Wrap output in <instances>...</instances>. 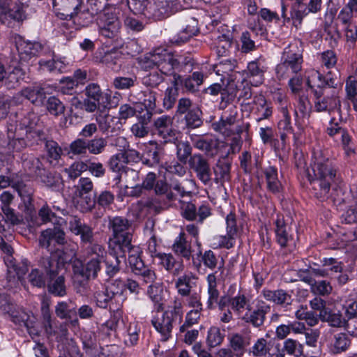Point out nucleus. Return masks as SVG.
<instances>
[{"label":"nucleus","instance_id":"9d476101","mask_svg":"<svg viewBox=\"0 0 357 357\" xmlns=\"http://www.w3.org/2000/svg\"><path fill=\"white\" fill-rule=\"evenodd\" d=\"M120 13V10L116 8H109L99 15L97 23L99 32L102 36L112 38L118 35L121 26Z\"/></svg>","mask_w":357,"mask_h":357},{"label":"nucleus","instance_id":"3c124183","mask_svg":"<svg viewBox=\"0 0 357 357\" xmlns=\"http://www.w3.org/2000/svg\"><path fill=\"white\" fill-rule=\"evenodd\" d=\"M270 351V347L267 339L258 338L250 348V353L254 357H265Z\"/></svg>","mask_w":357,"mask_h":357},{"label":"nucleus","instance_id":"1a4fd4ad","mask_svg":"<svg viewBox=\"0 0 357 357\" xmlns=\"http://www.w3.org/2000/svg\"><path fill=\"white\" fill-rule=\"evenodd\" d=\"M40 268H33L28 275V281L33 287L44 288L48 279H52L57 273L61 264L51 257H43L38 263Z\"/></svg>","mask_w":357,"mask_h":357},{"label":"nucleus","instance_id":"a211bd4d","mask_svg":"<svg viewBox=\"0 0 357 357\" xmlns=\"http://www.w3.org/2000/svg\"><path fill=\"white\" fill-rule=\"evenodd\" d=\"M180 23L181 27L180 32L171 39L172 43L178 45L188 42L199 32L198 21L194 17L186 16L181 20Z\"/></svg>","mask_w":357,"mask_h":357},{"label":"nucleus","instance_id":"aec40b11","mask_svg":"<svg viewBox=\"0 0 357 357\" xmlns=\"http://www.w3.org/2000/svg\"><path fill=\"white\" fill-rule=\"evenodd\" d=\"M189 167L192 169L197 177L205 185L211 180L210 165L206 158L201 154H195L188 160Z\"/></svg>","mask_w":357,"mask_h":357},{"label":"nucleus","instance_id":"f704fd0d","mask_svg":"<svg viewBox=\"0 0 357 357\" xmlns=\"http://www.w3.org/2000/svg\"><path fill=\"white\" fill-rule=\"evenodd\" d=\"M264 175L268 190L274 194L279 193L282 190V185L278 178V169L269 166L264 169Z\"/></svg>","mask_w":357,"mask_h":357},{"label":"nucleus","instance_id":"c03bdc74","mask_svg":"<svg viewBox=\"0 0 357 357\" xmlns=\"http://www.w3.org/2000/svg\"><path fill=\"white\" fill-rule=\"evenodd\" d=\"M295 317L298 320H304L310 326H314L319 322L316 313L308 310L306 305H300L295 312Z\"/></svg>","mask_w":357,"mask_h":357},{"label":"nucleus","instance_id":"c756f323","mask_svg":"<svg viewBox=\"0 0 357 357\" xmlns=\"http://www.w3.org/2000/svg\"><path fill=\"white\" fill-rule=\"evenodd\" d=\"M96 121L103 134L116 133L121 127L119 119L108 114L99 115L96 117Z\"/></svg>","mask_w":357,"mask_h":357},{"label":"nucleus","instance_id":"79ce46f5","mask_svg":"<svg viewBox=\"0 0 357 357\" xmlns=\"http://www.w3.org/2000/svg\"><path fill=\"white\" fill-rule=\"evenodd\" d=\"M39 65L41 69L50 73H64L67 63L63 59L40 60Z\"/></svg>","mask_w":357,"mask_h":357},{"label":"nucleus","instance_id":"7ed1b4c3","mask_svg":"<svg viewBox=\"0 0 357 357\" xmlns=\"http://www.w3.org/2000/svg\"><path fill=\"white\" fill-rule=\"evenodd\" d=\"M306 84L313 94L314 109L317 112H328L340 109V100L335 96H324L326 87L335 89L337 86L336 77L328 71L326 75L319 71L311 69L306 72Z\"/></svg>","mask_w":357,"mask_h":357},{"label":"nucleus","instance_id":"6ab92c4d","mask_svg":"<svg viewBox=\"0 0 357 357\" xmlns=\"http://www.w3.org/2000/svg\"><path fill=\"white\" fill-rule=\"evenodd\" d=\"M270 310L271 306L262 300H257L255 308L252 311L249 310L243 315L242 319L255 328H259L264 325L266 316Z\"/></svg>","mask_w":357,"mask_h":357},{"label":"nucleus","instance_id":"0e129e2a","mask_svg":"<svg viewBox=\"0 0 357 357\" xmlns=\"http://www.w3.org/2000/svg\"><path fill=\"white\" fill-rule=\"evenodd\" d=\"M38 176H40L41 181L47 187L54 190L59 189L61 185V178L59 175H54L44 169Z\"/></svg>","mask_w":357,"mask_h":357},{"label":"nucleus","instance_id":"37998d69","mask_svg":"<svg viewBox=\"0 0 357 357\" xmlns=\"http://www.w3.org/2000/svg\"><path fill=\"white\" fill-rule=\"evenodd\" d=\"M204 75L200 72H194L192 75L186 77L183 86L188 92L194 93L199 91V87L203 84Z\"/></svg>","mask_w":357,"mask_h":357},{"label":"nucleus","instance_id":"0eeeda50","mask_svg":"<svg viewBox=\"0 0 357 357\" xmlns=\"http://www.w3.org/2000/svg\"><path fill=\"white\" fill-rule=\"evenodd\" d=\"M303 56L297 44H290L284 49L281 62L277 65L275 72L279 79L290 77L302 69Z\"/></svg>","mask_w":357,"mask_h":357},{"label":"nucleus","instance_id":"58836bf2","mask_svg":"<svg viewBox=\"0 0 357 357\" xmlns=\"http://www.w3.org/2000/svg\"><path fill=\"white\" fill-rule=\"evenodd\" d=\"M20 95L29 100L33 104H41L45 98V92L42 87L38 85H33L23 89Z\"/></svg>","mask_w":357,"mask_h":357},{"label":"nucleus","instance_id":"4468645a","mask_svg":"<svg viewBox=\"0 0 357 357\" xmlns=\"http://www.w3.org/2000/svg\"><path fill=\"white\" fill-rule=\"evenodd\" d=\"M217 271L209 273L206 278L207 283V295L208 298L206 301L207 308L209 310L214 309L215 305H218V308L223 311L225 307L230 304V298L227 296H222L220 298V291L218 289L217 282Z\"/></svg>","mask_w":357,"mask_h":357},{"label":"nucleus","instance_id":"f8f14e48","mask_svg":"<svg viewBox=\"0 0 357 357\" xmlns=\"http://www.w3.org/2000/svg\"><path fill=\"white\" fill-rule=\"evenodd\" d=\"M94 300L98 307L105 309L109 307L113 310H118L124 300L121 291H115L112 287L102 286L101 289L96 290L93 294Z\"/></svg>","mask_w":357,"mask_h":357},{"label":"nucleus","instance_id":"5701e85b","mask_svg":"<svg viewBox=\"0 0 357 357\" xmlns=\"http://www.w3.org/2000/svg\"><path fill=\"white\" fill-rule=\"evenodd\" d=\"M69 229L75 235L79 236L81 241L92 245L93 241V228L77 216H71L68 221Z\"/></svg>","mask_w":357,"mask_h":357},{"label":"nucleus","instance_id":"f03ea898","mask_svg":"<svg viewBox=\"0 0 357 357\" xmlns=\"http://www.w3.org/2000/svg\"><path fill=\"white\" fill-rule=\"evenodd\" d=\"M194 61L190 56L174 54L165 49H157L144 58V67H156L166 77H172V82L176 85L181 79L178 73H190L193 69Z\"/></svg>","mask_w":357,"mask_h":357},{"label":"nucleus","instance_id":"e433bc0d","mask_svg":"<svg viewBox=\"0 0 357 357\" xmlns=\"http://www.w3.org/2000/svg\"><path fill=\"white\" fill-rule=\"evenodd\" d=\"M13 305L5 301L3 304H1L0 309L9 314L11 320L15 324L20 326H25L29 330V323L28 321V315L22 311H13Z\"/></svg>","mask_w":357,"mask_h":357},{"label":"nucleus","instance_id":"2f4dec72","mask_svg":"<svg viewBox=\"0 0 357 357\" xmlns=\"http://www.w3.org/2000/svg\"><path fill=\"white\" fill-rule=\"evenodd\" d=\"M351 339L346 333H334L331 339L329 349L332 354H339L345 352L351 346Z\"/></svg>","mask_w":357,"mask_h":357},{"label":"nucleus","instance_id":"393cba45","mask_svg":"<svg viewBox=\"0 0 357 357\" xmlns=\"http://www.w3.org/2000/svg\"><path fill=\"white\" fill-rule=\"evenodd\" d=\"M15 42L20 59L22 61H28L42 50V45L39 43L26 41L20 36L15 37Z\"/></svg>","mask_w":357,"mask_h":357},{"label":"nucleus","instance_id":"7c9ffc66","mask_svg":"<svg viewBox=\"0 0 357 357\" xmlns=\"http://www.w3.org/2000/svg\"><path fill=\"white\" fill-rule=\"evenodd\" d=\"M275 225L277 242L282 248L287 247L293 240L290 234L289 227L284 222L283 217L280 216H278Z\"/></svg>","mask_w":357,"mask_h":357},{"label":"nucleus","instance_id":"ddd939ff","mask_svg":"<svg viewBox=\"0 0 357 357\" xmlns=\"http://www.w3.org/2000/svg\"><path fill=\"white\" fill-rule=\"evenodd\" d=\"M198 278L192 272H188L178 276L174 280V287L178 295L185 298V303L195 296L201 298L199 293L195 290L197 287Z\"/></svg>","mask_w":357,"mask_h":357},{"label":"nucleus","instance_id":"de8ad7c7","mask_svg":"<svg viewBox=\"0 0 357 357\" xmlns=\"http://www.w3.org/2000/svg\"><path fill=\"white\" fill-rule=\"evenodd\" d=\"M236 236L234 234H228L227 232L226 235H219L215 236L213 238L212 240V247L214 249L218 248H226L230 249L233 248L235 245V240Z\"/></svg>","mask_w":357,"mask_h":357},{"label":"nucleus","instance_id":"052dcab7","mask_svg":"<svg viewBox=\"0 0 357 357\" xmlns=\"http://www.w3.org/2000/svg\"><path fill=\"white\" fill-rule=\"evenodd\" d=\"M133 273L139 277V279L144 284L153 283L157 280V275L154 270L149 268L146 265L140 267L137 271H134Z\"/></svg>","mask_w":357,"mask_h":357},{"label":"nucleus","instance_id":"49530a36","mask_svg":"<svg viewBox=\"0 0 357 357\" xmlns=\"http://www.w3.org/2000/svg\"><path fill=\"white\" fill-rule=\"evenodd\" d=\"M149 284L147 289L149 297L153 303L158 305V308H161L162 307V303H161L163 293L162 283L157 280L155 282Z\"/></svg>","mask_w":357,"mask_h":357},{"label":"nucleus","instance_id":"338daca9","mask_svg":"<svg viewBox=\"0 0 357 357\" xmlns=\"http://www.w3.org/2000/svg\"><path fill=\"white\" fill-rule=\"evenodd\" d=\"M120 257H121L115 252L114 255L109 258L105 257L103 262L105 263V272L109 277L112 278L119 271Z\"/></svg>","mask_w":357,"mask_h":357},{"label":"nucleus","instance_id":"4d7b16f0","mask_svg":"<svg viewBox=\"0 0 357 357\" xmlns=\"http://www.w3.org/2000/svg\"><path fill=\"white\" fill-rule=\"evenodd\" d=\"M88 151L93 155H99L104 152L107 145L105 138L99 137L87 140Z\"/></svg>","mask_w":357,"mask_h":357},{"label":"nucleus","instance_id":"c9c22d12","mask_svg":"<svg viewBox=\"0 0 357 357\" xmlns=\"http://www.w3.org/2000/svg\"><path fill=\"white\" fill-rule=\"evenodd\" d=\"M58 269L57 273L52 279H48L47 287L50 294L63 297L66 295V286L65 283V278L63 275H60L61 268Z\"/></svg>","mask_w":357,"mask_h":357},{"label":"nucleus","instance_id":"4c0bfd02","mask_svg":"<svg viewBox=\"0 0 357 357\" xmlns=\"http://www.w3.org/2000/svg\"><path fill=\"white\" fill-rule=\"evenodd\" d=\"M249 344V338L238 333L232 334L229 337V345L236 357L242 356Z\"/></svg>","mask_w":357,"mask_h":357},{"label":"nucleus","instance_id":"473e14b6","mask_svg":"<svg viewBox=\"0 0 357 357\" xmlns=\"http://www.w3.org/2000/svg\"><path fill=\"white\" fill-rule=\"evenodd\" d=\"M172 250L174 253L186 260H190L192 257L191 243L186 239L184 232H181L175 238L172 245Z\"/></svg>","mask_w":357,"mask_h":357},{"label":"nucleus","instance_id":"b1692460","mask_svg":"<svg viewBox=\"0 0 357 357\" xmlns=\"http://www.w3.org/2000/svg\"><path fill=\"white\" fill-rule=\"evenodd\" d=\"M170 190H174L176 193L172 192L167 194L169 200H176L178 197H190L192 191L195 189V182L192 179H184L179 182L172 181L169 185Z\"/></svg>","mask_w":357,"mask_h":357},{"label":"nucleus","instance_id":"a19ab883","mask_svg":"<svg viewBox=\"0 0 357 357\" xmlns=\"http://www.w3.org/2000/svg\"><path fill=\"white\" fill-rule=\"evenodd\" d=\"M85 94L87 98L102 102L103 105L108 103L109 95L107 93L102 92L100 86L97 84H89L86 87Z\"/></svg>","mask_w":357,"mask_h":357},{"label":"nucleus","instance_id":"72a5a7b5","mask_svg":"<svg viewBox=\"0 0 357 357\" xmlns=\"http://www.w3.org/2000/svg\"><path fill=\"white\" fill-rule=\"evenodd\" d=\"M185 305L192 308L186 314L185 324L192 326L198 322L203 310V305L201 298H199L197 296L195 297L192 296L188 303H185Z\"/></svg>","mask_w":357,"mask_h":357},{"label":"nucleus","instance_id":"f3484780","mask_svg":"<svg viewBox=\"0 0 357 357\" xmlns=\"http://www.w3.org/2000/svg\"><path fill=\"white\" fill-rule=\"evenodd\" d=\"M25 71L20 66L6 68L0 61V82L8 89H15L24 79Z\"/></svg>","mask_w":357,"mask_h":357},{"label":"nucleus","instance_id":"412c9836","mask_svg":"<svg viewBox=\"0 0 357 357\" xmlns=\"http://www.w3.org/2000/svg\"><path fill=\"white\" fill-rule=\"evenodd\" d=\"M82 3V0H52L55 13L65 19L74 17L79 10Z\"/></svg>","mask_w":357,"mask_h":357},{"label":"nucleus","instance_id":"c85d7f7f","mask_svg":"<svg viewBox=\"0 0 357 357\" xmlns=\"http://www.w3.org/2000/svg\"><path fill=\"white\" fill-rule=\"evenodd\" d=\"M252 109L256 115V121L260 122L267 119L272 116L273 108L270 103H268L263 95H257L253 98Z\"/></svg>","mask_w":357,"mask_h":357},{"label":"nucleus","instance_id":"864d4df0","mask_svg":"<svg viewBox=\"0 0 357 357\" xmlns=\"http://www.w3.org/2000/svg\"><path fill=\"white\" fill-rule=\"evenodd\" d=\"M22 165L25 169H28L31 173L38 176L43 169H42V163L39 158L33 155H25L22 157Z\"/></svg>","mask_w":357,"mask_h":357},{"label":"nucleus","instance_id":"603ef678","mask_svg":"<svg viewBox=\"0 0 357 357\" xmlns=\"http://www.w3.org/2000/svg\"><path fill=\"white\" fill-rule=\"evenodd\" d=\"M176 146V157L178 160L185 164L190 158L192 153V146L188 141H176L174 143Z\"/></svg>","mask_w":357,"mask_h":357},{"label":"nucleus","instance_id":"9b49d317","mask_svg":"<svg viewBox=\"0 0 357 357\" xmlns=\"http://www.w3.org/2000/svg\"><path fill=\"white\" fill-rule=\"evenodd\" d=\"M153 130L165 143H176L180 132L174 126L173 119L169 115H162L153 120Z\"/></svg>","mask_w":357,"mask_h":357},{"label":"nucleus","instance_id":"a18cd8bd","mask_svg":"<svg viewBox=\"0 0 357 357\" xmlns=\"http://www.w3.org/2000/svg\"><path fill=\"white\" fill-rule=\"evenodd\" d=\"M152 112H146L140 117V121L133 124L131 127L132 133L137 137H144L148 135V129L145 126L151 119Z\"/></svg>","mask_w":357,"mask_h":357},{"label":"nucleus","instance_id":"20e7f679","mask_svg":"<svg viewBox=\"0 0 357 357\" xmlns=\"http://www.w3.org/2000/svg\"><path fill=\"white\" fill-rule=\"evenodd\" d=\"M129 8L134 13L160 20L177 12V0H128Z\"/></svg>","mask_w":357,"mask_h":357},{"label":"nucleus","instance_id":"8fccbe9b","mask_svg":"<svg viewBox=\"0 0 357 357\" xmlns=\"http://www.w3.org/2000/svg\"><path fill=\"white\" fill-rule=\"evenodd\" d=\"M339 141L347 157H351L355 153L352 137L345 128H343L339 132L337 142Z\"/></svg>","mask_w":357,"mask_h":357},{"label":"nucleus","instance_id":"cd10ccee","mask_svg":"<svg viewBox=\"0 0 357 357\" xmlns=\"http://www.w3.org/2000/svg\"><path fill=\"white\" fill-rule=\"evenodd\" d=\"M128 248H121L116 251H114L116 255H119L121 258H126V253H128V262L131 268L132 272L137 271L144 264L141 259V250L137 246L132 245L130 243Z\"/></svg>","mask_w":357,"mask_h":357},{"label":"nucleus","instance_id":"2eb2a0df","mask_svg":"<svg viewBox=\"0 0 357 357\" xmlns=\"http://www.w3.org/2000/svg\"><path fill=\"white\" fill-rule=\"evenodd\" d=\"M178 319L172 316L171 312L158 313L151 319V324L160 333L161 340L166 342L172 337V333Z\"/></svg>","mask_w":357,"mask_h":357},{"label":"nucleus","instance_id":"6e6d98bb","mask_svg":"<svg viewBox=\"0 0 357 357\" xmlns=\"http://www.w3.org/2000/svg\"><path fill=\"white\" fill-rule=\"evenodd\" d=\"M120 177L123 178L125 190L129 189V186H132L139 180V172L128 167L122 169L120 172Z\"/></svg>","mask_w":357,"mask_h":357},{"label":"nucleus","instance_id":"69168bd1","mask_svg":"<svg viewBox=\"0 0 357 357\" xmlns=\"http://www.w3.org/2000/svg\"><path fill=\"white\" fill-rule=\"evenodd\" d=\"M236 67V61L233 59H222L218 66H216V73L225 79Z\"/></svg>","mask_w":357,"mask_h":357},{"label":"nucleus","instance_id":"09e8293b","mask_svg":"<svg viewBox=\"0 0 357 357\" xmlns=\"http://www.w3.org/2000/svg\"><path fill=\"white\" fill-rule=\"evenodd\" d=\"M185 126L188 129H195L200 127L203 121L202 120V111L199 107H195L184 116Z\"/></svg>","mask_w":357,"mask_h":357},{"label":"nucleus","instance_id":"ea45409f","mask_svg":"<svg viewBox=\"0 0 357 357\" xmlns=\"http://www.w3.org/2000/svg\"><path fill=\"white\" fill-rule=\"evenodd\" d=\"M162 266L174 275H178L183 270V265L181 262L176 261L172 254L162 253L158 255Z\"/></svg>","mask_w":357,"mask_h":357},{"label":"nucleus","instance_id":"bf43d9fd","mask_svg":"<svg viewBox=\"0 0 357 357\" xmlns=\"http://www.w3.org/2000/svg\"><path fill=\"white\" fill-rule=\"evenodd\" d=\"M326 321L333 327H344L347 331H350L352 328L353 321H347L340 313H330Z\"/></svg>","mask_w":357,"mask_h":357},{"label":"nucleus","instance_id":"39448f33","mask_svg":"<svg viewBox=\"0 0 357 357\" xmlns=\"http://www.w3.org/2000/svg\"><path fill=\"white\" fill-rule=\"evenodd\" d=\"M107 252L100 244L90 245L86 249L85 263L83 265L79 260L74 261L73 271L87 279H95L102 269V263L105 261Z\"/></svg>","mask_w":357,"mask_h":357},{"label":"nucleus","instance_id":"f257e3e1","mask_svg":"<svg viewBox=\"0 0 357 357\" xmlns=\"http://www.w3.org/2000/svg\"><path fill=\"white\" fill-rule=\"evenodd\" d=\"M336 174V169L324 151L320 149H314L310 169H307V173L312 193L320 199L327 198Z\"/></svg>","mask_w":357,"mask_h":357},{"label":"nucleus","instance_id":"13d9d810","mask_svg":"<svg viewBox=\"0 0 357 357\" xmlns=\"http://www.w3.org/2000/svg\"><path fill=\"white\" fill-rule=\"evenodd\" d=\"M310 12L307 8L303 3H294L292 6L291 11V17L293 20L294 24L297 27L301 24L302 20Z\"/></svg>","mask_w":357,"mask_h":357},{"label":"nucleus","instance_id":"e2e57ef3","mask_svg":"<svg viewBox=\"0 0 357 357\" xmlns=\"http://www.w3.org/2000/svg\"><path fill=\"white\" fill-rule=\"evenodd\" d=\"M283 351L289 355L300 357L303 353V346L299 342L289 338L284 342Z\"/></svg>","mask_w":357,"mask_h":357},{"label":"nucleus","instance_id":"4be33fe9","mask_svg":"<svg viewBox=\"0 0 357 357\" xmlns=\"http://www.w3.org/2000/svg\"><path fill=\"white\" fill-rule=\"evenodd\" d=\"M194 146L204 151L207 155L214 156L218 153L219 140L212 135L190 136Z\"/></svg>","mask_w":357,"mask_h":357},{"label":"nucleus","instance_id":"bb28decb","mask_svg":"<svg viewBox=\"0 0 357 357\" xmlns=\"http://www.w3.org/2000/svg\"><path fill=\"white\" fill-rule=\"evenodd\" d=\"M261 295L267 301L272 302L284 308L291 305L294 301L292 296L282 289L276 290L264 289L261 291Z\"/></svg>","mask_w":357,"mask_h":357},{"label":"nucleus","instance_id":"dca6fc26","mask_svg":"<svg viewBox=\"0 0 357 357\" xmlns=\"http://www.w3.org/2000/svg\"><path fill=\"white\" fill-rule=\"evenodd\" d=\"M39 245L52 252L55 250L56 245H63L66 243L65 233L58 226L43 230L39 236Z\"/></svg>","mask_w":357,"mask_h":357},{"label":"nucleus","instance_id":"774afa93","mask_svg":"<svg viewBox=\"0 0 357 357\" xmlns=\"http://www.w3.org/2000/svg\"><path fill=\"white\" fill-rule=\"evenodd\" d=\"M248 299L243 294H238L236 296L230 298L231 308L238 314H241L248 305Z\"/></svg>","mask_w":357,"mask_h":357},{"label":"nucleus","instance_id":"423d86ee","mask_svg":"<svg viewBox=\"0 0 357 357\" xmlns=\"http://www.w3.org/2000/svg\"><path fill=\"white\" fill-rule=\"evenodd\" d=\"M0 248L7 255L4 257V261L7 267V275L3 287L7 289L16 287L20 282H22L24 275L28 271V261L23 259L17 262L12 256L13 248L2 241L0 243Z\"/></svg>","mask_w":357,"mask_h":357},{"label":"nucleus","instance_id":"6e6552de","mask_svg":"<svg viewBox=\"0 0 357 357\" xmlns=\"http://www.w3.org/2000/svg\"><path fill=\"white\" fill-rule=\"evenodd\" d=\"M109 227L112 231L109 248L112 251L121 248H128L132 239V230L129 221L124 218L116 216L109 219Z\"/></svg>","mask_w":357,"mask_h":357},{"label":"nucleus","instance_id":"5fc2aeb1","mask_svg":"<svg viewBox=\"0 0 357 357\" xmlns=\"http://www.w3.org/2000/svg\"><path fill=\"white\" fill-rule=\"evenodd\" d=\"M38 216L40 218L42 223L44 224L52 222L54 225H59L61 224V222H63V219L58 218L47 204H44L40 208L38 211Z\"/></svg>","mask_w":357,"mask_h":357},{"label":"nucleus","instance_id":"680f3d73","mask_svg":"<svg viewBox=\"0 0 357 357\" xmlns=\"http://www.w3.org/2000/svg\"><path fill=\"white\" fill-rule=\"evenodd\" d=\"M319 60L321 66L331 69L337 64V56L333 50H327L319 54Z\"/></svg>","mask_w":357,"mask_h":357},{"label":"nucleus","instance_id":"a878e982","mask_svg":"<svg viewBox=\"0 0 357 357\" xmlns=\"http://www.w3.org/2000/svg\"><path fill=\"white\" fill-rule=\"evenodd\" d=\"M247 70L250 82L253 86H257L264 82V73L267 70L264 59L260 57L249 62Z\"/></svg>","mask_w":357,"mask_h":357}]
</instances>
